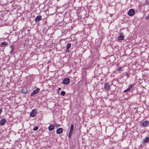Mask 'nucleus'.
<instances>
[{"mask_svg":"<svg viewBox=\"0 0 149 149\" xmlns=\"http://www.w3.org/2000/svg\"><path fill=\"white\" fill-rule=\"evenodd\" d=\"M38 126H36L34 127L33 129L34 131H36L38 130Z\"/></svg>","mask_w":149,"mask_h":149,"instance_id":"nucleus-22","label":"nucleus"},{"mask_svg":"<svg viewBox=\"0 0 149 149\" xmlns=\"http://www.w3.org/2000/svg\"><path fill=\"white\" fill-rule=\"evenodd\" d=\"M130 89L128 87V88H127V89L125 90L124 91V92H127L130 91Z\"/></svg>","mask_w":149,"mask_h":149,"instance_id":"nucleus-21","label":"nucleus"},{"mask_svg":"<svg viewBox=\"0 0 149 149\" xmlns=\"http://www.w3.org/2000/svg\"><path fill=\"white\" fill-rule=\"evenodd\" d=\"M61 94L62 96H64L65 95V93L64 91H62L61 92Z\"/></svg>","mask_w":149,"mask_h":149,"instance_id":"nucleus-18","label":"nucleus"},{"mask_svg":"<svg viewBox=\"0 0 149 149\" xmlns=\"http://www.w3.org/2000/svg\"><path fill=\"white\" fill-rule=\"evenodd\" d=\"M127 13L129 16H132L135 13L134 10L133 9H130L129 10Z\"/></svg>","mask_w":149,"mask_h":149,"instance_id":"nucleus-1","label":"nucleus"},{"mask_svg":"<svg viewBox=\"0 0 149 149\" xmlns=\"http://www.w3.org/2000/svg\"><path fill=\"white\" fill-rule=\"evenodd\" d=\"M6 122V120L5 119H3L0 120V125H4Z\"/></svg>","mask_w":149,"mask_h":149,"instance_id":"nucleus-9","label":"nucleus"},{"mask_svg":"<svg viewBox=\"0 0 149 149\" xmlns=\"http://www.w3.org/2000/svg\"><path fill=\"white\" fill-rule=\"evenodd\" d=\"M72 132L70 131L68 134V138L70 139L71 136Z\"/></svg>","mask_w":149,"mask_h":149,"instance_id":"nucleus-19","label":"nucleus"},{"mask_svg":"<svg viewBox=\"0 0 149 149\" xmlns=\"http://www.w3.org/2000/svg\"><path fill=\"white\" fill-rule=\"evenodd\" d=\"M10 47L11 49V50L10 52V53H11L14 51V46L13 45H11L10 46Z\"/></svg>","mask_w":149,"mask_h":149,"instance_id":"nucleus-15","label":"nucleus"},{"mask_svg":"<svg viewBox=\"0 0 149 149\" xmlns=\"http://www.w3.org/2000/svg\"><path fill=\"white\" fill-rule=\"evenodd\" d=\"M134 84H130L129 85L128 88L130 89L134 86Z\"/></svg>","mask_w":149,"mask_h":149,"instance_id":"nucleus-20","label":"nucleus"},{"mask_svg":"<svg viewBox=\"0 0 149 149\" xmlns=\"http://www.w3.org/2000/svg\"><path fill=\"white\" fill-rule=\"evenodd\" d=\"M40 91V88H37L36 90H33L32 92L31 93V96H33L36 94L37 93L39 92Z\"/></svg>","mask_w":149,"mask_h":149,"instance_id":"nucleus-3","label":"nucleus"},{"mask_svg":"<svg viewBox=\"0 0 149 149\" xmlns=\"http://www.w3.org/2000/svg\"><path fill=\"white\" fill-rule=\"evenodd\" d=\"M42 19V17L41 16L38 15L37 16L35 19V21L36 22H38Z\"/></svg>","mask_w":149,"mask_h":149,"instance_id":"nucleus-11","label":"nucleus"},{"mask_svg":"<svg viewBox=\"0 0 149 149\" xmlns=\"http://www.w3.org/2000/svg\"><path fill=\"white\" fill-rule=\"evenodd\" d=\"M70 79L68 78H66L64 79L63 81V83L65 85L68 84L70 83Z\"/></svg>","mask_w":149,"mask_h":149,"instance_id":"nucleus-2","label":"nucleus"},{"mask_svg":"<svg viewBox=\"0 0 149 149\" xmlns=\"http://www.w3.org/2000/svg\"><path fill=\"white\" fill-rule=\"evenodd\" d=\"M74 129V125L72 124H71L70 126V132H73Z\"/></svg>","mask_w":149,"mask_h":149,"instance_id":"nucleus-16","label":"nucleus"},{"mask_svg":"<svg viewBox=\"0 0 149 149\" xmlns=\"http://www.w3.org/2000/svg\"><path fill=\"white\" fill-rule=\"evenodd\" d=\"M146 19H149V17L148 15L147 17H146Z\"/></svg>","mask_w":149,"mask_h":149,"instance_id":"nucleus-24","label":"nucleus"},{"mask_svg":"<svg viewBox=\"0 0 149 149\" xmlns=\"http://www.w3.org/2000/svg\"><path fill=\"white\" fill-rule=\"evenodd\" d=\"M61 88H58V90H61Z\"/></svg>","mask_w":149,"mask_h":149,"instance_id":"nucleus-26","label":"nucleus"},{"mask_svg":"<svg viewBox=\"0 0 149 149\" xmlns=\"http://www.w3.org/2000/svg\"><path fill=\"white\" fill-rule=\"evenodd\" d=\"M55 125H56V126L57 127H59V126H60V125H58V124H55Z\"/></svg>","mask_w":149,"mask_h":149,"instance_id":"nucleus-23","label":"nucleus"},{"mask_svg":"<svg viewBox=\"0 0 149 149\" xmlns=\"http://www.w3.org/2000/svg\"><path fill=\"white\" fill-rule=\"evenodd\" d=\"M22 92L24 94H26L28 92V89L24 88L22 90Z\"/></svg>","mask_w":149,"mask_h":149,"instance_id":"nucleus-14","label":"nucleus"},{"mask_svg":"<svg viewBox=\"0 0 149 149\" xmlns=\"http://www.w3.org/2000/svg\"><path fill=\"white\" fill-rule=\"evenodd\" d=\"M124 37L123 36V33H120V36L118 37V40H123L124 39Z\"/></svg>","mask_w":149,"mask_h":149,"instance_id":"nucleus-8","label":"nucleus"},{"mask_svg":"<svg viewBox=\"0 0 149 149\" xmlns=\"http://www.w3.org/2000/svg\"><path fill=\"white\" fill-rule=\"evenodd\" d=\"M35 110L36 111V109H33L32 110L31 112L30 113V116L34 117L36 114V112H35Z\"/></svg>","mask_w":149,"mask_h":149,"instance_id":"nucleus-6","label":"nucleus"},{"mask_svg":"<svg viewBox=\"0 0 149 149\" xmlns=\"http://www.w3.org/2000/svg\"><path fill=\"white\" fill-rule=\"evenodd\" d=\"M149 141V137L148 136L146 137L143 139L142 141L143 143H148Z\"/></svg>","mask_w":149,"mask_h":149,"instance_id":"nucleus-7","label":"nucleus"},{"mask_svg":"<svg viewBox=\"0 0 149 149\" xmlns=\"http://www.w3.org/2000/svg\"><path fill=\"white\" fill-rule=\"evenodd\" d=\"M2 111V109H0V114L1 113Z\"/></svg>","mask_w":149,"mask_h":149,"instance_id":"nucleus-25","label":"nucleus"},{"mask_svg":"<svg viewBox=\"0 0 149 149\" xmlns=\"http://www.w3.org/2000/svg\"><path fill=\"white\" fill-rule=\"evenodd\" d=\"M55 128V126L53 125H50L48 127V129L49 131H52Z\"/></svg>","mask_w":149,"mask_h":149,"instance_id":"nucleus-13","label":"nucleus"},{"mask_svg":"<svg viewBox=\"0 0 149 149\" xmlns=\"http://www.w3.org/2000/svg\"><path fill=\"white\" fill-rule=\"evenodd\" d=\"M71 45V44L70 43H68L67 44V46H66L67 48H66V52H69V49H70V47Z\"/></svg>","mask_w":149,"mask_h":149,"instance_id":"nucleus-12","label":"nucleus"},{"mask_svg":"<svg viewBox=\"0 0 149 149\" xmlns=\"http://www.w3.org/2000/svg\"><path fill=\"white\" fill-rule=\"evenodd\" d=\"M149 124V122L147 120L144 121L143 123H140V125L141 127H146L148 126Z\"/></svg>","mask_w":149,"mask_h":149,"instance_id":"nucleus-5","label":"nucleus"},{"mask_svg":"<svg viewBox=\"0 0 149 149\" xmlns=\"http://www.w3.org/2000/svg\"><path fill=\"white\" fill-rule=\"evenodd\" d=\"M2 44L3 45H8V43L7 42H4L2 43Z\"/></svg>","mask_w":149,"mask_h":149,"instance_id":"nucleus-17","label":"nucleus"},{"mask_svg":"<svg viewBox=\"0 0 149 149\" xmlns=\"http://www.w3.org/2000/svg\"><path fill=\"white\" fill-rule=\"evenodd\" d=\"M56 132L58 134H61L63 132V129L62 128H58Z\"/></svg>","mask_w":149,"mask_h":149,"instance_id":"nucleus-10","label":"nucleus"},{"mask_svg":"<svg viewBox=\"0 0 149 149\" xmlns=\"http://www.w3.org/2000/svg\"><path fill=\"white\" fill-rule=\"evenodd\" d=\"M104 88L107 90H109L110 89V86L108 83H106L104 84Z\"/></svg>","mask_w":149,"mask_h":149,"instance_id":"nucleus-4","label":"nucleus"}]
</instances>
